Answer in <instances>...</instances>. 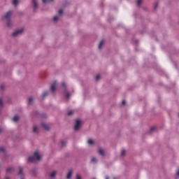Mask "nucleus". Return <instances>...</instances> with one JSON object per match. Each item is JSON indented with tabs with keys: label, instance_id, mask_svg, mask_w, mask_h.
Returning a JSON list of instances; mask_svg holds the SVG:
<instances>
[{
	"label": "nucleus",
	"instance_id": "obj_16",
	"mask_svg": "<svg viewBox=\"0 0 179 179\" xmlns=\"http://www.w3.org/2000/svg\"><path fill=\"white\" fill-rule=\"evenodd\" d=\"M11 3L13 6H17L19 5V0H13Z\"/></svg>",
	"mask_w": 179,
	"mask_h": 179
},
{
	"label": "nucleus",
	"instance_id": "obj_13",
	"mask_svg": "<svg viewBox=\"0 0 179 179\" xmlns=\"http://www.w3.org/2000/svg\"><path fill=\"white\" fill-rule=\"evenodd\" d=\"M32 131L34 134H38V127L37 125H34L32 127Z\"/></svg>",
	"mask_w": 179,
	"mask_h": 179
},
{
	"label": "nucleus",
	"instance_id": "obj_42",
	"mask_svg": "<svg viewBox=\"0 0 179 179\" xmlns=\"http://www.w3.org/2000/svg\"><path fill=\"white\" fill-rule=\"evenodd\" d=\"M152 129V131H153L154 129L152 128V129Z\"/></svg>",
	"mask_w": 179,
	"mask_h": 179
},
{
	"label": "nucleus",
	"instance_id": "obj_8",
	"mask_svg": "<svg viewBox=\"0 0 179 179\" xmlns=\"http://www.w3.org/2000/svg\"><path fill=\"white\" fill-rule=\"evenodd\" d=\"M18 177H20V179H24V173H23V168L22 167L19 168Z\"/></svg>",
	"mask_w": 179,
	"mask_h": 179
},
{
	"label": "nucleus",
	"instance_id": "obj_36",
	"mask_svg": "<svg viewBox=\"0 0 179 179\" xmlns=\"http://www.w3.org/2000/svg\"><path fill=\"white\" fill-rule=\"evenodd\" d=\"M122 104H123V106H125V104H127V101H122Z\"/></svg>",
	"mask_w": 179,
	"mask_h": 179
},
{
	"label": "nucleus",
	"instance_id": "obj_33",
	"mask_svg": "<svg viewBox=\"0 0 179 179\" xmlns=\"http://www.w3.org/2000/svg\"><path fill=\"white\" fill-rule=\"evenodd\" d=\"M0 152H5V148L1 147L0 148Z\"/></svg>",
	"mask_w": 179,
	"mask_h": 179
},
{
	"label": "nucleus",
	"instance_id": "obj_14",
	"mask_svg": "<svg viewBox=\"0 0 179 179\" xmlns=\"http://www.w3.org/2000/svg\"><path fill=\"white\" fill-rule=\"evenodd\" d=\"M87 143L88 145H90V146H94V145H95L96 143V141H94V140L93 139L90 138L87 141Z\"/></svg>",
	"mask_w": 179,
	"mask_h": 179
},
{
	"label": "nucleus",
	"instance_id": "obj_5",
	"mask_svg": "<svg viewBox=\"0 0 179 179\" xmlns=\"http://www.w3.org/2000/svg\"><path fill=\"white\" fill-rule=\"evenodd\" d=\"M81 127H82V120H76V123L74 124V130L79 131Z\"/></svg>",
	"mask_w": 179,
	"mask_h": 179
},
{
	"label": "nucleus",
	"instance_id": "obj_38",
	"mask_svg": "<svg viewBox=\"0 0 179 179\" xmlns=\"http://www.w3.org/2000/svg\"><path fill=\"white\" fill-rule=\"evenodd\" d=\"M33 175L36 176V170L32 171Z\"/></svg>",
	"mask_w": 179,
	"mask_h": 179
},
{
	"label": "nucleus",
	"instance_id": "obj_25",
	"mask_svg": "<svg viewBox=\"0 0 179 179\" xmlns=\"http://www.w3.org/2000/svg\"><path fill=\"white\" fill-rule=\"evenodd\" d=\"M61 145L62 147L65 146V145H66V141H62L60 142Z\"/></svg>",
	"mask_w": 179,
	"mask_h": 179
},
{
	"label": "nucleus",
	"instance_id": "obj_3",
	"mask_svg": "<svg viewBox=\"0 0 179 179\" xmlns=\"http://www.w3.org/2000/svg\"><path fill=\"white\" fill-rule=\"evenodd\" d=\"M24 27L20 28L17 30H15L12 36L13 37H19V36H22L23 33H24Z\"/></svg>",
	"mask_w": 179,
	"mask_h": 179
},
{
	"label": "nucleus",
	"instance_id": "obj_34",
	"mask_svg": "<svg viewBox=\"0 0 179 179\" xmlns=\"http://www.w3.org/2000/svg\"><path fill=\"white\" fill-rule=\"evenodd\" d=\"M64 13V10H59V15H62Z\"/></svg>",
	"mask_w": 179,
	"mask_h": 179
},
{
	"label": "nucleus",
	"instance_id": "obj_21",
	"mask_svg": "<svg viewBox=\"0 0 179 179\" xmlns=\"http://www.w3.org/2000/svg\"><path fill=\"white\" fill-rule=\"evenodd\" d=\"M120 155H121L122 157H124V156H125V155H127V150H122Z\"/></svg>",
	"mask_w": 179,
	"mask_h": 179
},
{
	"label": "nucleus",
	"instance_id": "obj_9",
	"mask_svg": "<svg viewBox=\"0 0 179 179\" xmlns=\"http://www.w3.org/2000/svg\"><path fill=\"white\" fill-rule=\"evenodd\" d=\"M13 27V21H12L11 20H6V27H8V29H10V27Z\"/></svg>",
	"mask_w": 179,
	"mask_h": 179
},
{
	"label": "nucleus",
	"instance_id": "obj_39",
	"mask_svg": "<svg viewBox=\"0 0 179 179\" xmlns=\"http://www.w3.org/2000/svg\"><path fill=\"white\" fill-rule=\"evenodd\" d=\"M106 179H110L108 176H106Z\"/></svg>",
	"mask_w": 179,
	"mask_h": 179
},
{
	"label": "nucleus",
	"instance_id": "obj_20",
	"mask_svg": "<svg viewBox=\"0 0 179 179\" xmlns=\"http://www.w3.org/2000/svg\"><path fill=\"white\" fill-rule=\"evenodd\" d=\"M34 101V99H33V97H29L28 99V104H33Z\"/></svg>",
	"mask_w": 179,
	"mask_h": 179
},
{
	"label": "nucleus",
	"instance_id": "obj_4",
	"mask_svg": "<svg viewBox=\"0 0 179 179\" xmlns=\"http://www.w3.org/2000/svg\"><path fill=\"white\" fill-rule=\"evenodd\" d=\"M61 88L64 90V96L66 97V99H69L71 97V93L66 91V84L65 83H62L61 84Z\"/></svg>",
	"mask_w": 179,
	"mask_h": 179
},
{
	"label": "nucleus",
	"instance_id": "obj_27",
	"mask_svg": "<svg viewBox=\"0 0 179 179\" xmlns=\"http://www.w3.org/2000/svg\"><path fill=\"white\" fill-rule=\"evenodd\" d=\"M159 6V3L156 2L154 3V8L155 9H157V8Z\"/></svg>",
	"mask_w": 179,
	"mask_h": 179
},
{
	"label": "nucleus",
	"instance_id": "obj_2",
	"mask_svg": "<svg viewBox=\"0 0 179 179\" xmlns=\"http://www.w3.org/2000/svg\"><path fill=\"white\" fill-rule=\"evenodd\" d=\"M12 15H13V10L7 11L3 15H2L1 20H3V22L6 20H10Z\"/></svg>",
	"mask_w": 179,
	"mask_h": 179
},
{
	"label": "nucleus",
	"instance_id": "obj_24",
	"mask_svg": "<svg viewBox=\"0 0 179 179\" xmlns=\"http://www.w3.org/2000/svg\"><path fill=\"white\" fill-rule=\"evenodd\" d=\"M91 162L92 163H97V158L96 157H92V159H91Z\"/></svg>",
	"mask_w": 179,
	"mask_h": 179
},
{
	"label": "nucleus",
	"instance_id": "obj_19",
	"mask_svg": "<svg viewBox=\"0 0 179 179\" xmlns=\"http://www.w3.org/2000/svg\"><path fill=\"white\" fill-rule=\"evenodd\" d=\"M52 1H54V0H42V2H43V3L46 5V3H51V2H52Z\"/></svg>",
	"mask_w": 179,
	"mask_h": 179
},
{
	"label": "nucleus",
	"instance_id": "obj_15",
	"mask_svg": "<svg viewBox=\"0 0 179 179\" xmlns=\"http://www.w3.org/2000/svg\"><path fill=\"white\" fill-rule=\"evenodd\" d=\"M73 174V171L70 170L67 175H66V179H71L72 178V175Z\"/></svg>",
	"mask_w": 179,
	"mask_h": 179
},
{
	"label": "nucleus",
	"instance_id": "obj_31",
	"mask_svg": "<svg viewBox=\"0 0 179 179\" xmlns=\"http://www.w3.org/2000/svg\"><path fill=\"white\" fill-rule=\"evenodd\" d=\"M101 78V76L100 75H97L96 76V80H100V78Z\"/></svg>",
	"mask_w": 179,
	"mask_h": 179
},
{
	"label": "nucleus",
	"instance_id": "obj_40",
	"mask_svg": "<svg viewBox=\"0 0 179 179\" xmlns=\"http://www.w3.org/2000/svg\"><path fill=\"white\" fill-rule=\"evenodd\" d=\"M6 179H10L9 177L6 176Z\"/></svg>",
	"mask_w": 179,
	"mask_h": 179
},
{
	"label": "nucleus",
	"instance_id": "obj_41",
	"mask_svg": "<svg viewBox=\"0 0 179 179\" xmlns=\"http://www.w3.org/2000/svg\"><path fill=\"white\" fill-rule=\"evenodd\" d=\"M0 132H2V129H0Z\"/></svg>",
	"mask_w": 179,
	"mask_h": 179
},
{
	"label": "nucleus",
	"instance_id": "obj_10",
	"mask_svg": "<svg viewBox=\"0 0 179 179\" xmlns=\"http://www.w3.org/2000/svg\"><path fill=\"white\" fill-rule=\"evenodd\" d=\"M98 153L99 155H100V156H105L106 151L104 150V149L99 148L98 150Z\"/></svg>",
	"mask_w": 179,
	"mask_h": 179
},
{
	"label": "nucleus",
	"instance_id": "obj_26",
	"mask_svg": "<svg viewBox=\"0 0 179 179\" xmlns=\"http://www.w3.org/2000/svg\"><path fill=\"white\" fill-rule=\"evenodd\" d=\"M0 90H1V92H3V90H5V85H1V86H0Z\"/></svg>",
	"mask_w": 179,
	"mask_h": 179
},
{
	"label": "nucleus",
	"instance_id": "obj_43",
	"mask_svg": "<svg viewBox=\"0 0 179 179\" xmlns=\"http://www.w3.org/2000/svg\"><path fill=\"white\" fill-rule=\"evenodd\" d=\"M0 167H1V165H0Z\"/></svg>",
	"mask_w": 179,
	"mask_h": 179
},
{
	"label": "nucleus",
	"instance_id": "obj_29",
	"mask_svg": "<svg viewBox=\"0 0 179 179\" xmlns=\"http://www.w3.org/2000/svg\"><path fill=\"white\" fill-rule=\"evenodd\" d=\"M76 179H83L82 178V176L79 174H77L76 176Z\"/></svg>",
	"mask_w": 179,
	"mask_h": 179
},
{
	"label": "nucleus",
	"instance_id": "obj_6",
	"mask_svg": "<svg viewBox=\"0 0 179 179\" xmlns=\"http://www.w3.org/2000/svg\"><path fill=\"white\" fill-rule=\"evenodd\" d=\"M58 85V83L57 81H55L52 83V84L50 86V92H52V93H54V92H55V90H57V86Z\"/></svg>",
	"mask_w": 179,
	"mask_h": 179
},
{
	"label": "nucleus",
	"instance_id": "obj_7",
	"mask_svg": "<svg viewBox=\"0 0 179 179\" xmlns=\"http://www.w3.org/2000/svg\"><path fill=\"white\" fill-rule=\"evenodd\" d=\"M31 4L34 10H37V8H38V1L31 0Z\"/></svg>",
	"mask_w": 179,
	"mask_h": 179
},
{
	"label": "nucleus",
	"instance_id": "obj_32",
	"mask_svg": "<svg viewBox=\"0 0 179 179\" xmlns=\"http://www.w3.org/2000/svg\"><path fill=\"white\" fill-rule=\"evenodd\" d=\"M73 115V110H70L69 113H68V115Z\"/></svg>",
	"mask_w": 179,
	"mask_h": 179
},
{
	"label": "nucleus",
	"instance_id": "obj_18",
	"mask_svg": "<svg viewBox=\"0 0 179 179\" xmlns=\"http://www.w3.org/2000/svg\"><path fill=\"white\" fill-rule=\"evenodd\" d=\"M20 118V117H19L18 115H15V116L13 117L12 121H13V122H17V121H19Z\"/></svg>",
	"mask_w": 179,
	"mask_h": 179
},
{
	"label": "nucleus",
	"instance_id": "obj_12",
	"mask_svg": "<svg viewBox=\"0 0 179 179\" xmlns=\"http://www.w3.org/2000/svg\"><path fill=\"white\" fill-rule=\"evenodd\" d=\"M57 171H53L50 173L49 177L50 178H55V176H57Z\"/></svg>",
	"mask_w": 179,
	"mask_h": 179
},
{
	"label": "nucleus",
	"instance_id": "obj_23",
	"mask_svg": "<svg viewBox=\"0 0 179 179\" xmlns=\"http://www.w3.org/2000/svg\"><path fill=\"white\" fill-rule=\"evenodd\" d=\"M54 22H58L59 20V16L56 15L53 17Z\"/></svg>",
	"mask_w": 179,
	"mask_h": 179
},
{
	"label": "nucleus",
	"instance_id": "obj_11",
	"mask_svg": "<svg viewBox=\"0 0 179 179\" xmlns=\"http://www.w3.org/2000/svg\"><path fill=\"white\" fill-rule=\"evenodd\" d=\"M41 127L42 128H43V129H45V131H48V129H50V126L48 124H47L46 123L43 122L41 124Z\"/></svg>",
	"mask_w": 179,
	"mask_h": 179
},
{
	"label": "nucleus",
	"instance_id": "obj_17",
	"mask_svg": "<svg viewBox=\"0 0 179 179\" xmlns=\"http://www.w3.org/2000/svg\"><path fill=\"white\" fill-rule=\"evenodd\" d=\"M105 43L106 42L103 40L100 41V43L99 44V50H101L103 48V46L104 45Z\"/></svg>",
	"mask_w": 179,
	"mask_h": 179
},
{
	"label": "nucleus",
	"instance_id": "obj_35",
	"mask_svg": "<svg viewBox=\"0 0 179 179\" xmlns=\"http://www.w3.org/2000/svg\"><path fill=\"white\" fill-rule=\"evenodd\" d=\"M2 104H3V103L2 101V99L0 98V106H2Z\"/></svg>",
	"mask_w": 179,
	"mask_h": 179
},
{
	"label": "nucleus",
	"instance_id": "obj_30",
	"mask_svg": "<svg viewBox=\"0 0 179 179\" xmlns=\"http://www.w3.org/2000/svg\"><path fill=\"white\" fill-rule=\"evenodd\" d=\"M142 1L143 0H137V5H138V6H139L141 5V3H142Z\"/></svg>",
	"mask_w": 179,
	"mask_h": 179
},
{
	"label": "nucleus",
	"instance_id": "obj_28",
	"mask_svg": "<svg viewBox=\"0 0 179 179\" xmlns=\"http://www.w3.org/2000/svg\"><path fill=\"white\" fill-rule=\"evenodd\" d=\"M45 96H48V92H44L43 94L42 95L43 99H44V97H45Z\"/></svg>",
	"mask_w": 179,
	"mask_h": 179
},
{
	"label": "nucleus",
	"instance_id": "obj_22",
	"mask_svg": "<svg viewBox=\"0 0 179 179\" xmlns=\"http://www.w3.org/2000/svg\"><path fill=\"white\" fill-rule=\"evenodd\" d=\"M13 171V168L12 167H8L6 169V173H12Z\"/></svg>",
	"mask_w": 179,
	"mask_h": 179
},
{
	"label": "nucleus",
	"instance_id": "obj_1",
	"mask_svg": "<svg viewBox=\"0 0 179 179\" xmlns=\"http://www.w3.org/2000/svg\"><path fill=\"white\" fill-rule=\"evenodd\" d=\"M42 157H43V155H41V153H40V152L38 151H36L34 153L33 157H29L28 158V162L29 163H34V162H36V160L37 161L41 160Z\"/></svg>",
	"mask_w": 179,
	"mask_h": 179
},
{
	"label": "nucleus",
	"instance_id": "obj_37",
	"mask_svg": "<svg viewBox=\"0 0 179 179\" xmlns=\"http://www.w3.org/2000/svg\"><path fill=\"white\" fill-rule=\"evenodd\" d=\"M176 176H177L178 177H179V169H178L177 171H176Z\"/></svg>",
	"mask_w": 179,
	"mask_h": 179
}]
</instances>
